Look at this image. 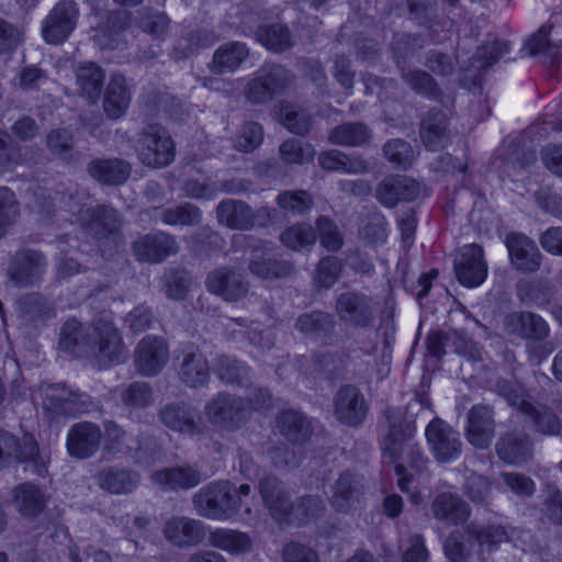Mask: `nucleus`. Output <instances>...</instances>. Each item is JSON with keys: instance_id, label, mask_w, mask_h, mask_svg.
<instances>
[{"instance_id": "f257e3e1", "label": "nucleus", "mask_w": 562, "mask_h": 562, "mask_svg": "<svg viewBox=\"0 0 562 562\" xmlns=\"http://www.w3.org/2000/svg\"><path fill=\"white\" fill-rule=\"evenodd\" d=\"M59 348L77 358H87L100 369L120 363L125 346L119 329L108 313L94 318L88 326L68 319L61 327Z\"/></svg>"}, {"instance_id": "f03ea898", "label": "nucleus", "mask_w": 562, "mask_h": 562, "mask_svg": "<svg viewBox=\"0 0 562 562\" xmlns=\"http://www.w3.org/2000/svg\"><path fill=\"white\" fill-rule=\"evenodd\" d=\"M41 211L47 213L56 204L65 211L76 214L88 233L99 243L100 247H116L122 243V218L119 212L109 205L82 207L72 193L56 192L48 196Z\"/></svg>"}, {"instance_id": "7ed1b4c3", "label": "nucleus", "mask_w": 562, "mask_h": 562, "mask_svg": "<svg viewBox=\"0 0 562 562\" xmlns=\"http://www.w3.org/2000/svg\"><path fill=\"white\" fill-rule=\"evenodd\" d=\"M250 492L251 487L248 484L236 487L226 480L213 481L193 495L192 504L201 517L226 521L238 515L243 497L248 496Z\"/></svg>"}, {"instance_id": "20e7f679", "label": "nucleus", "mask_w": 562, "mask_h": 562, "mask_svg": "<svg viewBox=\"0 0 562 562\" xmlns=\"http://www.w3.org/2000/svg\"><path fill=\"white\" fill-rule=\"evenodd\" d=\"M496 391L506 398L509 405L528 415L537 431L549 436L560 432L561 422L559 417L548 407L536 406L531 397L518 384L501 380L496 383Z\"/></svg>"}, {"instance_id": "39448f33", "label": "nucleus", "mask_w": 562, "mask_h": 562, "mask_svg": "<svg viewBox=\"0 0 562 562\" xmlns=\"http://www.w3.org/2000/svg\"><path fill=\"white\" fill-rule=\"evenodd\" d=\"M135 150L148 167L164 168L176 157V145L168 131L159 124H148L138 134Z\"/></svg>"}, {"instance_id": "423d86ee", "label": "nucleus", "mask_w": 562, "mask_h": 562, "mask_svg": "<svg viewBox=\"0 0 562 562\" xmlns=\"http://www.w3.org/2000/svg\"><path fill=\"white\" fill-rule=\"evenodd\" d=\"M294 81V75L280 64H265L247 83L245 95L254 104H265L282 94Z\"/></svg>"}, {"instance_id": "0eeeda50", "label": "nucleus", "mask_w": 562, "mask_h": 562, "mask_svg": "<svg viewBox=\"0 0 562 562\" xmlns=\"http://www.w3.org/2000/svg\"><path fill=\"white\" fill-rule=\"evenodd\" d=\"M211 425L225 431H236L250 418L248 402L228 392H220L204 407Z\"/></svg>"}, {"instance_id": "6e6552de", "label": "nucleus", "mask_w": 562, "mask_h": 562, "mask_svg": "<svg viewBox=\"0 0 562 562\" xmlns=\"http://www.w3.org/2000/svg\"><path fill=\"white\" fill-rule=\"evenodd\" d=\"M386 425V434L381 442L384 457L391 462H397L407 442L416 432L414 415L407 414L406 407L387 406L383 411Z\"/></svg>"}, {"instance_id": "1a4fd4ad", "label": "nucleus", "mask_w": 562, "mask_h": 562, "mask_svg": "<svg viewBox=\"0 0 562 562\" xmlns=\"http://www.w3.org/2000/svg\"><path fill=\"white\" fill-rule=\"evenodd\" d=\"M374 297L361 291L342 292L335 302V311L339 321L353 329L373 327L376 315Z\"/></svg>"}, {"instance_id": "9d476101", "label": "nucleus", "mask_w": 562, "mask_h": 562, "mask_svg": "<svg viewBox=\"0 0 562 562\" xmlns=\"http://www.w3.org/2000/svg\"><path fill=\"white\" fill-rule=\"evenodd\" d=\"M429 452L438 463L453 462L462 453L460 434L440 417H434L425 429Z\"/></svg>"}, {"instance_id": "9b49d317", "label": "nucleus", "mask_w": 562, "mask_h": 562, "mask_svg": "<svg viewBox=\"0 0 562 562\" xmlns=\"http://www.w3.org/2000/svg\"><path fill=\"white\" fill-rule=\"evenodd\" d=\"M13 462L30 464L41 476L46 472L40 457L38 445L32 436H24L20 440L10 432L0 431V470Z\"/></svg>"}, {"instance_id": "f8f14e48", "label": "nucleus", "mask_w": 562, "mask_h": 562, "mask_svg": "<svg viewBox=\"0 0 562 562\" xmlns=\"http://www.w3.org/2000/svg\"><path fill=\"white\" fill-rule=\"evenodd\" d=\"M79 10L75 1L60 0L43 21L42 34L46 43H64L76 29Z\"/></svg>"}, {"instance_id": "ddd939ff", "label": "nucleus", "mask_w": 562, "mask_h": 562, "mask_svg": "<svg viewBox=\"0 0 562 562\" xmlns=\"http://www.w3.org/2000/svg\"><path fill=\"white\" fill-rule=\"evenodd\" d=\"M502 327L509 337L539 342L550 336V326L547 321L529 311H515L503 317Z\"/></svg>"}, {"instance_id": "4468645a", "label": "nucleus", "mask_w": 562, "mask_h": 562, "mask_svg": "<svg viewBox=\"0 0 562 562\" xmlns=\"http://www.w3.org/2000/svg\"><path fill=\"white\" fill-rule=\"evenodd\" d=\"M209 292L226 302H238L249 291V282L245 274L234 268L221 267L211 271L205 279Z\"/></svg>"}, {"instance_id": "2eb2a0df", "label": "nucleus", "mask_w": 562, "mask_h": 562, "mask_svg": "<svg viewBox=\"0 0 562 562\" xmlns=\"http://www.w3.org/2000/svg\"><path fill=\"white\" fill-rule=\"evenodd\" d=\"M180 381L189 387H202L210 381L209 361L194 345L186 346L175 358Z\"/></svg>"}, {"instance_id": "dca6fc26", "label": "nucleus", "mask_w": 562, "mask_h": 562, "mask_svg": "<svg viewBox=\"0 0 562 562\" xmlns=\"http://www.w3.org/2000/svg\"><path fill=\"white\" fill-rule=\"evenodd\" d=\"M494 408L487 404H475L467 414L464 436L476 449H486L495 437Z\"/></svg>"}, {"instance_id": "f3484780", "label": "nucleus", "mask_w": 562, "mask_h": 562, "mask_svg": "<svg viewBox=\"0 0 562 562\" xmlns=\"http://www.w3.org/2000/svg\"><path fill=\"white\" fill-rule=\"evenodd\" d=\"M178 250L175 236L162 231L145 234L132 243L133 255L139 262L159 263Z\"/></svg>"}, {"instance_id": "a211bd4d", "label": "nucleus", "mask_w": 562, "mask_h": 562, "mask_svg": "<svg viewBox=\"0 0 562 562\" xmlns=\"http://www.w3.org/2000/svg\"><path fill=\"white\" fill-rule=\"evenodd\" d=\"M454 271L459 282L469 288L482 284L487 277V265L483 248L476 244L464 245L454 259Z\"/></svg>"}, {"instance_id": "6ab92c4d", "label": "nucleus", "mask_w": 562, "mask_h": 562, "mask_svg": "<svg viewBox=\"0 0 562 562\" xmlns=\"http://www.w3.org/2000/svg\"><path fill=\"white\" fill-rule=\"evenodd\" d=\"M257 488L271 517L280 524L289 522L292 501L283 482L274 475H266L259 480Z\"/></svg>"}, {"instance_id": "aec40b11", "label": "nucleus", "mask_w": 562, "mask_h": 562, "mask_svg": "<svg viewBox=\"0 0 562 562\" xmlns=\"http://www.w3.org/2000/svg\"><path fill=\"white\" fill-rule=\"evenodd\" d=\"M334 406L337 419L350 427L361 426L369 411L364 395L352 384L342 385L338 390Z\"/></svg>"}, {"instance_id": "412c9836", "label": "nucleus", "mask_w": 562, "mask_h": 562, "mask_svg": "<svg viewBox=\"0 0 562 562\" xmlns=\"http://www.w3.org/2000/svg\"><path fill=\"white\" fill-rule=\"evenodd\" d=\"M513 267L521 273L537 272L543 260L535 240L521 233H509L505 240Z\"/></svg>"}, {"instance_id": "4be33fe9", "label": "nucleus", "mask_w": 562, "mask_h": 562, "mask_svg": "<svg viewBox=\"0 0 562 562\" xmlns=\"http://www.w3.org/2000/svg\"><path fill=\"white\" fill-rule=\"evenodd\" d=\"M169 359L167 342L157 336H145L135 349V368L144 376L157 375Z\"/></svg>"}, {"instance_id": "5701e85b", "label": "nucleus", "mask_w": 562, "mask_h": 562, "mask_svg": "<svg viewBox=\"0 0 562 562\" xmlns=\"http://www.w3.org/2000/svg\"><path fill=\"white\" fill-rule=\"evenodd\" d=\"M47 267L44 255L33 249H22L15 252L8 268L10 279L19 286L36 283Z\"/></svg>"}, {"instance_id": "b1692460", "label": "nucleus", "mask_w": 562, "mask_h": 562, "mask_svg": "<svg viewBox=\"0 0 562 562\" xmlns=\"http://www.w3.org/2000/svg\"><path fill=\"white\" fill-rule=\"evenodd\" d=\"M420 194L419 183L406 176L385 177L376 187L375 196L385 207H394L401 202H412Z\"/></svg>"}, {"instance_id": "393cba45", "label": "nucleus", "mask_w": 562, "mask_h": 562, "mask_svg": "<svg viewBox=\"0 0 562 562\" xmlns=\"http://www.w3.org/2000/svg\"><path fill=\"white\" fill-rule=\"evenodd\" d=\"M362 355H370L369 350L348 347L337 351H323L314 353V371H321L333 381L348 379V363Z\"/></svg>"}, {"instance_id": "a878e982", "label": "nucleus", "mask_w": 562, "mask_h": 562, "mask_svg": "<svg viewBox=\"0 0 562 562\" xmlns=\"http://www.w3.org/2000/svg\"><path fill=\"white\" fill-rule=\"evenodd\" d=\"M329 504L338 513L347 514L360 503L364 484L357 474L345 471L330 487Z\"/></svg>"}, {"instance_id": "bb28decb", "label": "nucleus", "mask_w": 562, "mask_h": 562, "mask_svg": "<svg viewBox=\"0 0 562 562\" xmlns=\"http://www.w3.org/2000/svg\"><path fill=\"white\" fill-rule=\"evenodd\" d=\"M165 538L176 547L187 548L200 544L205 538V526L201 520L189 517H171L162 528Z\"/></svg>"}, {"instance_id": "cd10ccee", "label": "nucleus", "mask_w": 562, "mask_h": 562, "mask_svg": "<svg viewBox=\"0 0 562 562\" xmlns=\"http://www.w3.org/2000/svg\"><path fill=\"white\" fill-rule=\"evenodd\" d=\"M97 485L113 495L133 493L140 483V474L126 467L108 465L95 474Z\"/></svg>"}, {"instance_id": "c85d7f7f", "label": "nucleus", "mask_w": 562, "mask_h": 562, "mask_svg": "<svg viewBox=\"0 0 562 562\" xmlns=\"http://www.w3.org/2000/svg\"><path fill=\"white\" fill-rule=\"evenodd\" d=\"M102 432L97 424L89 422L71 426L67 436V450L71 457L88 459L100 448Z\"/></svg>"}, {"instance_id": "c756f323", "label": "nucleus", "mask_w": 562, "mask_h": 562, "mask_svg": "<svg viewBox=\"0 0 562 562\" xmlns=\"http://www.w3.org/2000/svg\"><path fill=\"white\" fill-rule=\"evenodd\" d=\"M419 136L431 151L445 148L450 142L449 120L440 109H430L420 121Z\"/></svg>"}, {"instance_id": "7c9ffc66", "label": "nucleus", "mask_w": 562, "mask_h": 562, "mask_svg": "<svg viewBox=\"0 0 562 562\" xmlns=\"http://www.w3.org/2000/svg\"><path fill=\"white\" fill-rule=\"evenodd\" d=\"M336 326L337 323L334 315L322 310L301 314L294 324V328L304 338L322 342L334 337Z\"/></svg>"}, {"instance_id": "2f4dec72", "label": "nucleus", "mask_w": 562, "mask_h": 562, "mask_svg": "<svg viewBox=\"0 0 562 562\" xmlns=\"http://www.w3.org/2000/svg\"><path fill=\"white\" fill-rule=\"evenodd\" d=\"M150 480L164 491H187L202 482L201 472L191 465L171 467L151 473Z\"/></svg>"}, {"instance_id": "473e14b6", "label": "nucleus", "mask_w": 562, "mask_h": 562, "mask_svg": "<svg viewBox=\"0 0 562 562\" xmlns=\"http://www.w3.org/2000/svg\"><path fill=\"white\" fill-rule=\"evenodd\" d=\"M431 512L436 519L448 526H453L462 524L469 518L470 506L458 494L443 492L432 501Z\"/></svg>"}, {"instance_id": "72a5a7b5", "label": "nucleus", "mask_w": 562, "mask_h": 562, "mask_svg": "<svg viewBox=\"0 0 562 562\" xmlns=\"http://www.w3.org/2000/svg\"><path fill=\"white\" fill-rule=\"evenodd\" d=\"M159 420L169 429L187 435L198 432L194 408L186 402H173L162 406L158 413Z\"/></svg>"}, {"instance_id": "f704fd0d", "label": "nucleus", "mask_w": 562, "mask_h": 562, "mask_svg": "<svg viewBox=\"0 0 562 562\" xmlns=\"http://www.w3.org/2000/svg\"><path fill=\"white\" fill-rule=\"evenodd\" d=\"M216 218L220 224L232 229L248 231L255 225L252 209L240 200L221 201L216 206Z\"/></svg>"}, {"instance_id": "c9c22d12", "label": "nucleus", "mask_w": 562, "mask_h": 562, "mask_svg": "<svg viewBox=\"0 0 562 562\" xmlns=\"http://www.w3.org/2000/svg\"><path fill=\"white\" fill-rule=\"evenodd\" d=\"M248 269L260 279L272 280L291 276L294 271V266L288 260L270 256L263 248H256L251 252Z\"/></svg>"}, {"instance_id": "e433bc0d", "label": "nucleus", "mask_w": 562, "mask_h": 562, "mask_svg": "<svg viewBox=\"0 0 562 562\" xmlns=\"http://www.w3.org/2000/svg\"><path fill=\"white\" fill-rule=\"evenodd\" d=\"M495 449L501 460L514 465L527 462L532 456L529 438L518 432L502 435L496 442Z\"/></svg>"}, {"instance_id": "4c0bfd02", "label": "nucleus", "mask_w": 562, "mask_h": 562, "mask_svg": "<svg viewBox=\"0 0 562 562\" xmlns=\"http://www.w3.org/2000/svg\"><path fill=\"white\" fill-rule=\"evenodd\" d=\"M552 25H543L526 42V49L530 56L540 57L543 63L557 66L562 58V40L550 36Z\"/></svg>"}, {"instance_id": "58836bf2", "label": "nucleus", "mask_w": 562, "mask_h": 562, "mask_svg": "<svg viewBox=\"0 0 562 562\" xmlns=\"http://www.w3.org/2000/svg\"><path fill=\"white\" fill-rule=\"evenodd\" d=\"M132 99L126 78L121 74H113L105 90L103 108L111 119H119L126 112Z\"/></svg>"}, {"instance_id": "ea45409f", "label": "nucleus", "mask_w": 562, "mask_h": 562, "mask_svg": "<svg viewBox=\"0 0 562 562\" xmlns=\"http://www.w3.org/2000/svg\"><path fill=\"white\" fill-rule=\"evenodd\" d=\"M92 178L108 186L124 183L131 175V165L119 158L94 159L88 166Z\"/></svg>"}, {"instance_id": "a19ab883", "label": "nucleus", "mask_w": 562, "mask_h": 562, "mask_svg": "<svg viewBox=\"0 0 562 562\" xmlns=\"http://www.w3.org/2000/svg\"><path fill=\"white\" fill-rule=\"evenodd\" d=\"M277 426L280 432L292 442L306 441L313 430L312 420L294 409L282 412L277 418Z\"/></svg>"}, {"instance_id": "79ce46f5", "label": "nucleus", "mask_w": 562, "mask_h": 562, "mask_svg": "<svg viewBox=\"0 0 562 562\" xmlns=\"http://www.w3.org/2000/svg\"><path fill=\"white\" fill-rule=\"evenodd\" d=\"M255 38L273 53H283L293 46L291 31L280 23L259 25L255 31Z\"/></svg>"}, {"instance_id": "37998d69", "label": "nucleus", "mask_w": 562, "mask_h": 562, "mask_svg": "<svg viewBox=\"0 0 562 562\" xmlns=\"http://www.w3.org/2000/svg\"><path fill=\"white\" fill-rule=\"evenodd\" d=\"M104 70L94 63H85L76 69V80L80 93L94 103L101 95Z\"/></svg>"}, {"instance_id": "c03bdc74", "label": "nucleus", "mask_w": 562, "mask_h": 562, "mask_svg": "<svg viewBox=\"0 0 562 562\" xmlns=\"http://www.w3.org/2000/svg\"><path fill=\"white\" fill-rule=\"evenodd\" d=\"M371 138V130L362 122H348L334 127L328 142L336 146L359 147Z\"/></svg>"}, {"instance_id": "a18cd8bd", "label": "nucleus", "mask_w": 562, "mask_h": 562, "mask_svg": "<svg viewBox=\"0 0 562 562\" xmlns=\"http://www.w3.org/2000/svg\"><path fill=\"white\" fill-rule=\"evenodd\" d=\"M319 166L328 171L363 173L368 170L367 161L360 156H349L338 149L323 151L318 156Z\"/></svg>"}, {"instance_id": "49530a36", "label": "nucleus", "mask_w": 562, "mask_h": 562, "mask_svg": "<svg viewBox=\"0 0 562 562\" xmlns=\"http://www.w3.org/2000/svg\"><path fill=\"white\" fill-rule=\"evenodd\" d=\"M516 296L521 304L546 307L550 304L553 290L548 282L540 280H520L516 284Z\"/></svg>"}, {"instance_id": "de8ad7c7", "label": "nucleus", "mask_w": 562, "mask_h": 562, "mask_svg": "<svg viewBox=\"0 0 562 562\" xmlns=\"http://www.w3.org/2000/svg\"><path fill=\"white\" fill-rule=\"evenodd\" d=\"M249 49L240 42L221 45L213 55V69L216 74L236 70L248 57Z\"/></svg>"}, {"instance_id": "09e8293b", "label": "nucleus", "mask_w": 562, "mask_h": 562, "mask_svg": "<svg viewBox=\"0 0 562 562\" xmlns=\"http://www.w3.org/2000/svg\"><path fill=\"white\" fill-rule=\"evenodd\" d=\"M215 372L227 384H235L241 387L250 385V369L236 358L225 355L218 356L215 362Z\"/></svg>"}, {"instance_id": "8fccbe9b", "label": "nucleus", "mask_w": 562, "mask_h": 562, "mask_svg": "<svg viewBox=\"0 0 562 562\" xmlns=\"http://www.w3.org/2000/svg\"><path fill=\"white\" fill-rule=\"evenodd\" d=\"M209 542L212 547L229 553H241L251 549V539L247 533L228 528L211 531Z\"/></svg>"}, {"instance_id": "3c124183", "label": "nucleus", "mask_w": 562, "mask_h": 562, "mask_svg": "<svg viewBox=\"0 0 562 562\" xmlns=\"http://www.w3.org/2000/svg\"><path fill=\"white\" fill-rule=\"evenodd\" d=\"M157 217L166 225L195 226L202 221L201 210L189 202L158 210Z\"/></svg>"}, {"instance_id": "603ef678", "label": "nucleus", "mask_w": 562, "mask_h": 562, "mask_svg": "<svg viewBox=\"0 0 562 562\" xmlns=\"http://www.w3.org/2000/svg\"><path fill=\"white\" fill-rule=\"evenodd\" d=\"M383 157L400 170L409 169L417 159V151L403 138L389 139L382 147Z\"/></svg>"}, {"instance_id": "864d4df0", "label": "nucleus", "mask_w": 562, "mask_h": 562, "mask_svg": "<svg viewBox=\"0 0 562 562\" xmlns=\"http://www.w3.org/2000/svg\"><path fill=\"white\" fill-rule=\"evenodd\" d=\"M402 78L411 89L425 98L437 101L442 95L437 81L425 70L402 68Z\"/></svg>"}, {"instance_id": "5fc2aeb1", "label": "nucleus", "mask_w": 562, "mask_h": 562, "mask_svg": "<svg viewBox=\"0 0 562 562\" xmlns=\"http://www.w3.org/2000/svg\"><path fill=\"white\" fill-rule=\"evenodd\" d=\"M467 535L473 538L481 547H493L509 539L508 529L501 522H492L486 526L471 524L467 527Z\"/></svg>"}, {"instance_id": "6e6d98bb", "label": "nucleus", "mask_w": 562, "mask_h": 562, "mask_svg": "<svg viewBox=\"0 0 562 562\" xmlns=\"http://www.w3.org/2000/svg\"><path fill=\"white\" fill-rule=\"evenodd\" d=\"M317 240L316 231L307 223H297L284 229L280 235V241L286 248L301 251L313 246Z\"/></svg>"}, {"instance_id": "4d7b16f0", "label": "nucleus", "mask_w": 562, "mask_h": 562, "mask_svg": "<svg viewBox=\"0 0 562 562\" xmlns=\"http://www.w3.org/2000/svg\"><path fill=\"white\" fill-rule=\"evenodd\" d=\"M326 504L319 496L306 495L292 502L291 520L307 524L324 516Z\"/></svg>"}, {"instance_id": "13d9d810", "label": "nucleus", "mask_w": 562, "mask_h": 562, "mask_svg": "<svg viewBox=\"0 0 562 562\" xmlns=\"http://www.w3.org/2000/svg\"><path fill=\"white\" fill-rule=\"evenodd\" d=\"M14 502L25 516L38 515L44 506L42 492L33 484H21L14 490Z\"/></svg>"}, {"instance_id": "bf43d9fd", "label": "nucleus", "mask_w": 562, "mask_h": 562, "mask_svg": "<svg viewBox=\"0 0 562 562\" xmlns=\"http://www.w3.org/2000/svg\"><path fill=\"white\" fill-rule=\"evenodd\" d=\"M475 540L461 532H452L443 543L446 557L451 562H465L471 555Z\"/></svg>"}, {"instance_id": "052dcab7", "label": "nucleus", "mask_w": 562, "mask_h": 562, "mask_svg": "<svg viewBox=\"0 0 562 562\" xmlns=\"http://www.w3.org/2000/svg\"><path fill=\"white\" fill-rule=\"evenodd\" d=\"M279 154L285 164L302 165L313 159L315 150L311 144L296 138H290L280 145Z\"/></svg>"}, {"instance_id": "680f3d73", "label": "nucleus", "mask_w": 562, "mask_h": 562, "mask_svg": "<svg viewBox=\"0 0 562 562\" xmlns=\"http://www.w3.org/2000/svg\"><path fill=\"white\" fill-rule=\"evenodd\" d=\"M344 265L335 256L322 258L317 265L314 282L317 288L330 289L340 278Z\"/></svg>"}, {"instance_id": "e2e57ef3", "label": "nucleus", "mask_w": 562, "mask_h": 562, "mask_svg": "<svg viewBox=\"0 0 562 562\" xmlns=\"http://www.w3.org/2000/svg\"><path fill=\"white\" fill-rule=\"evenodd\" d=\"M121 401L128 407H147L154 402L153 389L147 382H133L122 391Z\"/></svg>"}, {"instance_id": "0e129e2a", "label": "nucleus", "mask_w": 562, "mask_h": 562, "mask_svg": "<svg viewBox=\"0 0 562 562\" xmlns=\"http://www.w3.org/2000/svg\"><path fill=\"white\" fill-rule=\"evenodd\" d=\"M43 407L56 414H67L70 389L64 384H50L42 390Z\"/></svg>"}, {"instance_id": "69168bd1", "label": "nucleus", "mask_w": 562, "mask_h": 562, "mask_svg": "<svg viewBox=\"0 0 562 562\" xmlns=\"http://www.w3.org/2000/svg\"><path fill=\"white\" fill-rule=\"evenodd\" d=\"M280 209L292 214H303L313 206L312 195L304 190L283 191L277 196Z\"/></svg>"}, {"instance_id": "338daca9", "label": "nucleus", "mask_w": 562, "mask_h": 562, "mask_svg": "<svg viewBox=\"0 0 562 562\" xmlns=\"http://www.w3.org/2000/svg\"><path fill=\"white\" fill-rule=\"evenodd\" d=\"M317 236L321 245L328 251L336 252L344 245V237L337 225L325 216H319L316 221Z\"/></svg>"}, {"instance_id": "774afa93", "label": "nucleus", "mask_w": 562, "mask_h": 562, "mask_svg": "<svg viewBox=\"0 0 562 562\" xmlns=\"http://www.w3.org/2000/svg\"><path fill=\"white\" fill-rule=\"evenodd\" d=\"M280 116L283 125L297 135L306 134L311 128V116L304 110H295L292 105H281Z\"/></svg>"}]
</instances>
